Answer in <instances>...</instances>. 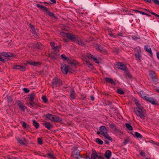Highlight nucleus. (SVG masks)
Wrapping results in <instances>:
<instances>
[{
    "instance_id": "17",
    "label": "nucleus",
    "mask_w": 159,
    "mask_h": 159,
    "mask_svg": "<svg viewBox=\"0 0 159 159\" xmlns=\"http://www.w3.org/2000/svg\"><path fill=\"white\" fill-rule=\"evenodd\" d=\"M45 13H46L47 14H48V15H49L50 16L54 18L55 19H57V16L53 13H52L50 12L48 10V9L47 8V9L44 12Z\"/></svg>"
},
{
    "instance_id": "19",
    "label": "nucleus",
    "mask_w": 159,
    "mask_h": 159,
    "mask_svg": "<svg viewBox=\"0 0 159 159\" xmlns=\"http://www.w3.org/2000/svg\"><path fill=\"white\" fill-rule=\"evenodd\" d=\"M105 80L107 82L110 83L112 85H115L116 84V83L111 78L106 77L105 78Z\"/></svg>"
},
{
    "instance_id": "1",
    "label": "nucleus",
    "mask_w": 159,
    "mask_h": 159,
    "mask_svg": "<svg viewBox=\"0 0 159 159\" xmlns=\"http://www.w3.org/2000/svg\"><path fill=\"white\" fill-rule=\"evenodd\" d=\"M134 112L137 116L142 119H144L145 117L146 111L142 107L134 108Z\"/></svg>"
},
{
    "instance_id": "41",
    "label": "nucleus",
    "mask_w": 159,
    "mask_h": 159,
    "mask_svg": "<svg viewBox=\"0 0 159 159\" xmlns=\"http://www.w3.org/2000/svg\"><path fill=\"white\" fill-rule=\"evenodd\" d=\"M125 71V74L128 76L130 77V75L129 74L128 71V69L127 68H126V70H124Z\"/></svg>"
},
{
    "instance_id": "38",
    "label": "nucleus",
    "mask_w": 159,
    "mask_h": 159,
    "mask_svg": "<svg viewBox=\"0 0 159 159\" xmlns=\"http://www.w3.org/2000/svg\"><path fill=\"white\" fill-rule=\"evenodd\" d=\"M1 55L6 57H8L11 56V55H8V54L6 52H3L1 53Z\"/></svg>"
},
{
    "instance_id": "35",
    "label": "nucleus",
    "mask_w": 159,
    "mask_h": 159,
    "mask_svg": "<svg viewBox=\"0 0 159 159\" xmlns=\"http://www.w3.org/2000/svg\"><path fill=\"white\" fill-rule=\"evenodd\" d=\"M134 136L137 138H141L142 137V135L139 133L136 132L134 134Z\"/></svg>"
},
{
    "instance_id": "28",
    "label": "nucleus",
    "mask_w": 159,
    "mask_h": 159,
    "mask_svg": "<svg viewBox=\"0 0 159 159\" xmlns=\"http://www.w3.org/2000/svg\"><path fill=\"white\" fill-rule=\"evenodd\" d=\"M25 138H22L21 139H20L19 140V142L20 144H21L23 145H24L25 144Z\"/></svg>"
},
{
    "instance_id": "20",
    "label": "nucleus",
    "mask_w": 159,
    "mask_h": 159,
    "mask_svg": "<svg viewBox=\"0 0 159 159\" xmlns=\"http://www.w3.org/2000/svg\"><path fill=\"white\" fill-rule=\"evenodd\" d=\"M95 47L96 49L99 50L100 52L103 53H105L106 51L104 49L100 46L96 44L95 45Z\"/></svg>"
},
{
    "instance_id": "7",
    "label": "nucleus",
    "mask_w": 159,
    "mask_h": 159,
    "mask_svg": "<svg viewBox=\"0 0 159 159\" xmlns=\"http://www.w3.org/2000/svg\"><path fill=\"white\" fill-rule=\"evenodd\" d=\"M53 87L60 86L62 84V81L61 80L55 79L52 82Z\"/></svg>"
},
{
    "instance_id": "60",
    "label": "nucleus",
    "mask_w": 159,
    "mask_h": 159,
    "mask_svg": "<svg viewBox=\"0 0 159 159\" xmlns=\"http://www.w3.org/2000/svg\"><path fill=\"white\" fill-rule=\"evenodd\" d=\"M0 61L2 62H4V60L1 56H0Z\"/></svg>"
},
{
    "instance_id": "57",
    "label": "nucleus",
    "mask_w": 159,
    "mask_h": 159,
    "mask_svg": "<svg viewBox=\"0 0 159 159\" xmlns=\"http://www.w3.org/2000/svg\"><path fill=\"white\" fill-rule=\"evenodd\" d=\"M151 13L153 15H154L155 16H156L157 17H158L159 18V15L156 14V13H155L153 12H151Z\"/></svg>"
},
{
    "instance_id": "6",
    "label": "nucleus",
    "mask_w": 159,
    "mask_h": 159,
    "mask_svg": "<svg viewBox=\"0 0 159 159\" xmlns=\"http://www.w3.org/2000/svg\"><path fill=\"white\" fill-rule=\"evenodd\" d=\"M71 69L72 68L69 67L68 66L66 65L63 66L61 67L62 72L65 74H66L68 71L71 72Z\"/></svg>"
},
{
    "instance_id": "22",
    "label": "nucleus",
    "mask_w": 159,
    "mask_h": 159,
    "mask_svg": "<svg viewBox=\"0 0 159 159\" xmlns=\"http://www.w3.org/2000/svg\"><path fill=\"white\" fill-rule=\"evenodd\" d=\"M111 155V152L109 150L107 151L105 154V157L107 158H109Z\"/></svg>"
},
{
    "instance_id": "9",
    "label": "nucleus",
    "mask_w": 159,
    "mask_h": 159,
    "mask_svg": "<svg viewBox=\"0 0 159 159\" xmlns=\"http://www.w3.org/2000/svg\"><path fill=\"white\" fill-rule=\"evenodd\" d=\"M86 57V55L83 56L82 57V59L83 61H84V62L86 65L89 67H91L92 66V64L90 63V62H89V61L87 60Z\"/></svg>"
},
{
    "instance_id": "46",
    "label": "nucleus",
    "mask_w": 159,
    "mask_h": 159,
    "mask_svg": "<svg viewBox=\"0 0 159 159\" xmlns=\"http://www.w3.org/2000/svg\"><path fill=\"white\" fill-rule=\"evenodd\" d=\"M75 152H74V154H73V157L76 158H79V157H80V155L79 154V152H78V154H76V156H75V155H74V154H75Z\"/></svg>"
},
{
    "instance_id": "63",
    "label": "nucleus",
    "mask_w": 159,
    "mask_h": 159,
    "mask_svg": "<svg viewBox=\"0 0 159 159\" xmlns=\"http://www.w3.org/2000/svg\"><path fill=\"white\" fill-rule=\"evenodd\" d=\"M90 98L91 100L92 101H93L94 100V98L93 96H91L90 97Z\"/></svg>"
},
{
    "instance_id": "43",
    "label": "nucleus",
    "mask_w": 159,
    "mask_h": 159,
    "mask_svg": "<svg viewBox=\"0 0 159 159\" xmlns=\"http://www.w3.org/2000/svg\"><path fill=\"white\" fill-rule=\"evenodd\" d=\"M30 105L32 107H34L35 106V104L34 103V102L33 101H30Z\"/></svg>"
},
{
    "instance_id": "52",
    "label": "nucleus",
    "mask_w": 159,
    "mask_h": 159,
    "mask_svg": "<svg viewBox=\"0 0 159 159\" xmlns=\"http://www.w3.org/2000/svg\"><path fill=\"white\" fill-rule=\"evenodd\" d=\"M61 57H62V58L64 60H65L67 59V58L66 57V56L64 54L61 55Z\"/></svg>"
},
{
    "instance_id": "3",
    "label": "nucleus",
    "mask_w": 159,
    "mask_h": 159,
    "mask_svg": "<svg viewBox=\"0 0 159 159\" xmlns=\"http://www.w3.org/2000/svg\"><path fill=\"white\" fill-rule=\"evenodd\" d=\"M46 116L47 118L53 121H60L61 120V118L54 115L47 114Z\"/></svg>"
},
{
    "instance_id": "11",
    "label": "nucleus",
    "mask_w": 159,
    "mask_h": 159,
    "mask_svg": "<svg viewBox=\"0 0 159 159\" xmlns=\"http://www.w3.org/2000/svg\"><path fill=\"white\" fill-rule=\"evenodd\" d=\"M149 74L152 77V80L154 82L155 84H156L157 80L156 78L155 73L152 71H150Z\"/></svg>"
},
{
    "instance_id": "32",
    "label": "nucleus",
    "mask_w": 159,
    "mask_h": 159,
    "mask_svg": "<svg viewBox=\"0 0 159 159\" xmlns=\"http://www.w3.org/2000/svg\"><path fill=\"white\" fill-rule=\"evenodd\" d=\"M149 142L153 144V145L155 147V145L159 146V143L155 142L152 140H150L149 141Z\"/></svg>"
},
{
    "instance_id": "42",
    "label": "nucleus",
    "mask_w": 159,
    "mask_h": 159,
    "mask_svg": "<svg viewBox=\"0 0 159 159\" xmlns=\"http://www.w3.org/2000/svg\"><path fill=\"white\" fill-rule=\"evenodd\" d=\"M108 34L112 37L116 38V37L114 35L113 33H112L111 31V30L108 31Z\"/></svg>"
},
{
    "instance_id": "21",
    "label": "nucleus",
    "mask_w": 159,
    "mask_h": 159,
    "mask_svg": "<svg viewBox=\"0 0 159 159\" xmlns=\"http://www.w3.org/2000/svg\"><path fill=\"white\" fill-rule=\"evenodd\" d=\"M97 156L98 155L96 151L95 150H93L92 153L91 155V159H96V158L97 157Z\"/></svg>"
},
{
    "instance_id": "5",
    "label": "nucleus",
    "mask_w": 159,
    "mask_h": 159,
    "mask_svg": "<svg viewBox=\"0 0 159 159\" xmlns=\"http://www.w3.org/2000/svg\"><path fill=\"white\" fill-rule=\"evenodd\" d=\"M144 98V99L149 102L150 103L152 104H157L158 102L155 98L151 97L144 96L143 97Z\"/></svg>"
},
{
    "instance_id": "44",
    "label": "nucleus",
    "mask_w": 159,
    "mask_h": 159,
    "mask_svg": "<svg viewBox=\"0 0 159 159\" xmlns=\"http://www.w3.org/2000/svg\"><path fill=\"white\" fill-rule=\"evenodd\" d=\"M38 143L40 144H42L43 143L42 140L40 138L38 139Z\"/></svg>"
},
{
    "instance_id": "14",
    "label": "nucleus",
    "mask_w": 159,
    "mask_h": 159,
    "mask_svg": "<svg viewBox=\"0 0 159 159\" xmlns=\"http://www.w3.org/2000/svg\"><path fill=\"white\" fill-rule=\"evenodd\" d=\"M61 34L62 36L66 37L68 39H70V40L73 38L72 37L73 35L71 34H68L63 32H61Z\"/></svg>"
},
{
    "instance_id": "26",
    "label": "nucleus",
    "mask_w": 159,
    "mask_h": 159,
    "mask_svg": "<svg viewBox=\"0 0 159 159\" xmlns=\"http://www.w3.org/2000/svg\"><path fill=\"white\" fill-rule=\"evenodd\" d=\"M37 6L38 7L40 8L41 9H42L44 12L45 11L47 8L46 7H45L44 6L39 4H37Z\"/></svg>"
},
{
    "instance_id": "33",
    "label": "nucleus",
    "mask_w": 159,
    "mask_h": 159,
    "mask_svg": "<svg viewBox=\"0 0 159 159\" xmlns=\"http://www.w3.org/2000/svg\"><path fill=\"white\" fill-rule=\"evenodd\" d=\"M33 123L34 125L35 126V128L37 129L39 127V124L37 121L35 120H33Z\"/></svg>"
},
{
    "instance_id": "12",
    "label": "nucleus",
    "mask_w": 159,
    "mask_h": 159,
    "mask_svg": "<svg viewBox=\"0 0 159 159\" xmlns=\"http://www.w3.org/2000/svg\"><path fill=\"white\" fill-rule=\"evenodd\" d=\"M50 44L51 46L55 51L59 50L61 48L60 45L57 46V45H55L54 42H51Z\"/></svg>"
},
{
    "instance_id": "29",
    "label": "nucleus",
    "mask_w": 159,
    "mask_h": 159,
    "mask_svg": "<svg viewBox=\"0 0 159 159\" xmlns=\"http://www.w3.org/2000/svg\"><path fill=\"white\" fill-rule=\"evenodd\" d=\"M29 64L31 65H34V66H37L38 65H40V63L39 62H35L34 61L33 62H30L28 63Z\"/></svg>"
},
{
    "instance_id": "25",
    "label": "nucleus",
    "mask_w": 159,
    "mask_h": 159,
    "mask_svg": "<svg viewBox=\"0 0 159 159\" xmlns=\"http://www.w3.org/2000/svg\"><path fill=\"white\" fill-rule=\"evenodd\" d=\"M35 96V94L34 93H33L30 94L29 96L30 97L29 98V100L30 101H33L34 99V97Z\"/></svg>"
},
{
    "instance_id": "24",
    "label": "nucleus",
    "mask_w": 159,
    "mask_h": 159,
    "mask_svg": "<svg viewBox=\"0 0 159 159\" xmlns=\"http://www.w3.org/2000/svg\"><path fill=\"white\" fill-rule=\"evenodd\" d=\"M20 123L22 125V126L24 128L26 129H28L29 128V125L28 124H27L25 122L21 121L20 122Z\"/></svg>"
},
{
    "instance_id": "2",
    "label": "nucleus",
    "mask_w": 159,
    "mask_h": 159,
    "mask_svg": "<svg viewBox=\"0 0 159 159\" xmlns=\"http://www.w3.org/2000/svg\"><path fill=\"white\" fill-rule=\"evenodd\" d=\"M99 130L101 132L102 135H103L105 139L111 141H112V138L107 134L108 130L105 126H102L100 127Z\"/></svg>"
},
{
    "instance_id": "49",
    "label": "nucleus",
    "mask_w": 159,
    "mask_h": 159,
    "mask_svg": "<svg viewBox=\"0 0 159 159\" xmlns=\"http://www.w3.org/2000/svg\"><path fill=\"white\" fill-rule=\"evenodd\" d=\"M112 129L116 133L120 132L119 130L116 128V126Z\"/></svg>"
},
{
    "instance_id": "48",
    "label": "nucleus",
    "mask_w": 159,
    "mask_h": 159,
    "mask_svg": "<svg viewBox=\"0 0 159 159\" xmlns=\"http://www.w3.org/2000/svg\"><path fill=\"white\" fill-rule=\"evenodd\" d=\"M109 125L110 128L112 129L114 128L115 127V125L113 124H109Z\"/></svg>"
},
{
    "instance_id": "62",
    "label": "nucleus",
    "mask_w": 159,
    "mask_h": 159,
    "mask_svg": "<svg viewBox=\"0 0 159 159\" xmlns=\"http://www.w3.org/2000/svg\"><path fill=\"white\" fill-rule=\"evenodd\" d=\"M50 1L54 3H55L56 2L55 0H50Z\"/></svg>"
},
{
    "instance_id": "36",
    "label": "nucleus",
    "mask_w": 159,
    "mask_h": 159,
    "mask_svg": "<svg viewBox=\"0 0 159 159\" xmlns=\"http://www.w3.org/2000/svg\"><path fill=\"white\" fill-rule=\"evenodd\" d=\"M76 95L74 92H72L71 93L70 96L72 99H74Z\"/></svg>"
},
{
    "instance_id": "8",
    "label": "nucleus",
    "mask_w": 159,
    "mask_h": 159,
    "mask_svg": "<svg viewBox=\"0 0 159 159\" xmlns=\"http://www.w3.org/2000/svg\"><path fill=\"white\" fill-rule=\"evenodd\" d=\"M115 66L119 69L122 70H126V66L122 63H116L115 64Z\"/></svg>"
},
{
    "instance_id": "27",
    "label": "nucleus",
    "mask_w": 159,
    "mask_h": 159,
    "mask_svg": "<svg viewBox=\"0 0 159 159\" xmlns=\"http://www.w3.org/2000/svg\"><path fill=\"white\" fill-rule=\"evenodd\" d=\"M47 157L51 159H55V157L53 155L52 153H48L47 155Z\"/></svg>"
},
{
    "instance_id": "45",
    "label": "nucleus",
    "mask_w": 159,
    "mask_h": 159,
    "mask_svg": "<svg viewBox=\"0 0 159 159\" xmlns=\"http://www.w3.org/2000/svg\"><path fill=\"white\" fill-rule=\"evenodd\" d=\"M137 11L143 15H145L148 16H149V15H148V14L146 13H144V12H142L141 11Z\"/></svg>"
},
{
    "instance_id": "56",
    "label": "nucleus",
    "mask_w": 159,
    "mask_h": 159,
    "mask_svg": "<svg viewBox=\"0 0 159 159\" xmlns=\"http://www.w3.org/2000/svg\"><path fill=\"white\" fill-rule=\"evenodd\" d=\"M129 140H125L123 142V143L125 145L126 144H127L129 143Z\"/></svg>"
},
{
    "instance_id": "15",
    "label": "nucleus",
    "mask_w": 159,
    "mask_h": 159,
    "mask_svg": "<svg viewBox=\"0 0 159 159\" xmlns=\"http://www.w3.org/2000/svg\"><path fill=\"white\" fill-rule=\"evenodd\" d=\"M16 103L17 106L22 111H25L26 107L24 106L20 101H17L16 102Z\"/></svg>"
},
{
    "instance_id": "61",
    "label": "nucleus",
    "mask_w": 159,
    "mask_h": 159,
    "mask_svg": "<svg viewBox=\"0 0 159 159\" xmlns=\"http://www.w3.org/2000/svg\"><path fill=\"white\" fill-rule=\"evenodd\" d=\"M157 56L158 58L159 59V52L157 53Z\"/></svg>"
},
{
    "instance_id": "13",
    "label": "nucleus",
    "mask_w": 159,
    "mask_h": 159,
    "mask_svg": "<svg viewBox=\"0 0 159 159\" xmlns=\"http://www.w3.org/2000/svg\"><path fill=\"white\" fill-rule=\"evenodd\" d=\"M141 51L139 50L137 51V52L135 53L136 59L138 61H140L141 60L142 57L141 56Z\"/></svg>"
},
{
    "instance_id": "55",
    "label": "nucleus",
    "mask_w": 159,
    "mask_h": 159,
    "mask_svg": "<svg viewBox=\"0 0 159 159\" xmlns=\"http://www.w3.org/2000/svg\"><path fill=\"white\" fill-rule=\"evenodd\" d=\"M140 154L142 156H145V153L143 151L141 152L140 153Z\"/></svg>"
},
{
    "instance_id": "4",
    "label": "nucleus",
    "mask_w": 159,
    "mask_h": 159,
    "mask_svg": "<svg viewBox=\"0 0 159 159\" xmlns=\"http://www.w3.org/2000/svg\"><path fill=\"white\" fill-rule=\"evenodd\" d=\"M73 38L71 39V40L78 43L79 44L83 45V42L77 36L73 35Z\"/></svg>"
},
{
    "instance_id": "37",
    "label": "nucleus",
    "mask_w": 159,
    "mask_h": 159,
    "mask_svg": "<svg viewBox=\"0 0 159 159\" xmlns=\"http://www.w3.org/2000/svg\"><path fill=\"white\" fill-rule=\"evenodd\" d=\"M76 61H74V62H70L69 63V64L73 67H75L76 64Z\"/></svg>"
},
{
    "instance_id": "23",
    "label": "nucleus",
    "mask_w": 159,
    "mask_h": 159,
    "mask_svg": "<svg viewBox=\"0 0 159 159\" xmlns=\"http://www.w3.org/2000/svg\"><path fill=\"white\" fill-rule=\"evenodd\" d=\"M145 49L149 53L152 54V52L150 47L147 45H146L144 47Z\"/></svg>"
},
{
    "instance_id": "39",
    "label": "nucleus",
    "mask_w": 159,
    "mask_h": 159,
    "mask_svg": "<svg viewBox=\"0 0 159 159\" xmlns=\"http://www.w3.org/2000/svg\"><path fill=\"white\" fill-rule=\"evenodd\" d=\"M42 100L44 103H46L48 102V99L46 96H43L42 97Z\"/></svg>"
},
{
    "instance_id": "34",
    "label": "nucleus",
    "mask_w": 159,
    "mask_h": 159,
    "mask_svg": "<svg viewBox=\"0 0 159 159\" xmlns=\"http://www.w3.org/2000/svg\"><path fill=\"white\" fill-rule=\"evenodd\" d=\"M96 141L98 143L100 144H102L103 143V141L98 138L96 139Z\"/></svg>"
},
{
    "instance_id": "64",
    "label": "nucleus",
    "mask_w": 159,
    "mask_h": 159,
    "mask_svg": "<svg viewBox=\"0 0 159 159\" xmlns=\"http://www.w3.org/2000/svg\"><path fill=\"white\" fill-rule=\"evenodd\" d=\"M157 92L159 93V87H158L157 89Z\"/></svg>"
},
{
    "instance_id": "40",
    "label": "nucleus",
    "mask_w": 159,
    "mask_h": 159,
    "mask_svg": "<svg viewBox=\"0 0 159 159\" xmlns=\"http://www.w3.org/2000/svg\"><path fill=\"white\" fill-rule=\"evenodd\" d=\"M117 92L118 93L120 94H122L124 93V91L121 89H117Z\"/></svg>"
},
{
    "instance_id": "47",
    "label": "nucleus",
    "mask_w": 159,
    "mask_h": 159,
    "mask_svg": "<svg viewBox=\"0 0 159 159\" xmlns=\"http://www.w3.org/2000/svg\"><path fill=\"white\" fill-rule=\"evenodd\" d=\"M30 28L32 30L33 32L35 34L34 31V28L33 25H30Z\"/></svg>"
},
{
    "instance_id": "58",
    "label": "nucleus",
    "mask_w": 159,
    "mask_h": 159,
    "mask_svg": "<svg viewBox=\"0 0 159 159\" xmlns=\"http://www.w3.org/2000/svg\"><path fill=\"white\" fill-rule=\"evenodd\" d=\"M97 157H98V158L99 159H103V157L100 155H98Z\"/></svg>"
},
{
    "instance_id": "18",
    "label": "nucleus",
    "mask_w": 159,
    "mask_h": 159,
    "mask_svg": "<svg viewBox=\"0 0 159 159\" xmlns=\"http://www.w3.org/2000/svg\"><path fill=\"white\" fill-rule=\"evenodd\" d=\"M13 67L14 69L19 70L22 71H25V68L19 65L14 66Z\"/></svg>"
},
{
    "instance_id": "10",
    "label": "nucleus",
    "mask_w": 159,
    "mask_h": 159,
    "mask_svg": "<svg viewBox=\"0 0 159 159\" xmlns=\"http://www.w3.org/2000/svg\"><path fill=\"white\" fill-rule=\"evenodd\" d=\"M86 57L89 59H92V61H94L96 63H99V61L98 59L92 55L87 53L86 55Z\"/></svg>"
},
{
    "instance_id": "31",
    "label": "nucleus",
    "mask_w": 159,
    "mask_h": 159,
    "mask_svg": "<svg viewBox=\"0 0 159 159\" xmlns=\"http://www.w3.org/2000/svg\"><path fill=\"white\" fill-rule=\"evenodd\" d=\"M126 126L129 130H131L133 129L132 127L130 125L127 123L125 124Z\"/></svg>"
},
{
    "instance_id": "54",
    "label": "nucleus",
    "mask_w": 159,
    "mask_h": 159,
    "mask_svg": "<svg viewBox=\"0 0 159 159\" xmlns=\"http://www.w3.org/2000/svg\"><path fill=\"white\" fill-rule=\"evenodd\" d=\"M86 96L85 94H82L81 95V98L83 100H84L86 98Z\"/></svg>"
},
{
    "instance_id": "59",
    "label": "nucleus",
    "mask_w": 159,
    "mask_h": 159,
    "mask_svg": "<svg viewBox=\"0 0 159 159\" xmlns=\"http://www.w3.org/2000/svg\"><path fill=\"white\" fill-rule=\"evenodd\" d=\"M140 38L139 37H132V39L135 40L136 39H139Z\"/></svg>"
},
{
    "instance_id": "50",
    "label": "nucleus",
    "mask_w": 159,
    "mask_h": 159,
    "mask_svg": "<svg viewBox=\"0 0 159 159\" xmlns=\"http://www.w3.org/2000/svg\"><path fill=\"white\" fill-rule=\"evenodd\" d=\"M59 54H56V55H54V54L52 56V57L54 58V59H56L58 57Z\"/></svg>"
},
{
    "instance_id": "53",
    "label": "nucleus",
    "mask_w": 159,
    "mask_h": 159,
    "mask_svg": "<svg viewBox=\"0 0 159 159\" xmlns=\"http://www.w3.org/2000/svg\"><path fill=\"white\" fill-rule=\"evenodd\" d=\"M23 90L25 93H28L30 91V90L26 88H24L23 89Z\"/></svg>"
},
{
    "instance_id": "30",
    "label": "nucleus",
    "mask_w": 159,
    "mask_h": 159,
    "mask_svg": "<svg viewBox=\"0 0 159 159\" xmlns=\"http://www.w3.org/2000/svg\"><path fill=\"white\" fill-rule=\"evenodd\" d=\"M134 101L137 106V107H142L141 105L139 103L138 101L136 99L134 98Z\"/></svg>"
},
{
    "instance_id": "51",
    "label": "nucleus",
    "mask_w": 159,
    "mask_h": 159,
    "mask_svg": "<svg viewBox=\"0 0 159 159\" xmlns=\"http://www.w3.org/2000/svg\"><path fill=\"white\" fill-rule=\"evenodd\" d=\"M152 1L154 2L155 3L159 6V2H158V0H152Z\"/></svg>"
},
{
    "instance_id": "16",
    "label": "nucleus",
    "mask_w": 159,
    "mask_h": 159,
    "mask_svg": "<svg viewBox=\"0 0 159 159\" xmlns=\"http://www.w3.org/2000/svg\"><path fill=\"white\" fill-rule=\"evenodd\" d=\"M43 125L49 130L50 129L53 127L52 124L48 122H45L43 124Z\"/></svg>"
}]
</instances>
